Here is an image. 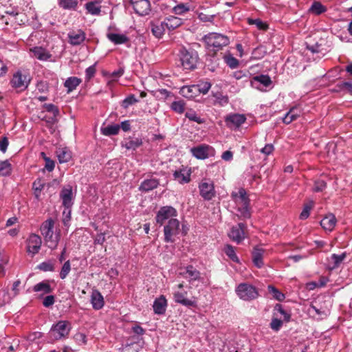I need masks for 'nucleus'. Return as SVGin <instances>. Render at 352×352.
Returning a JSON list of instances; mask_svg holds the SVG:
<instances>
[{
	"label": "nucleus",
	"instance_id": "f257e3e1",
	"mask_svg": "<svg viewBox=\"0 0 352 352\" xmlns=\"http://www.w3.org/2000/svg\"><path fill=\"white\" fill-rule=\"evenodd\" d=\"M54 221L50 218L41 224L40 228L41 234L43 236L48 248L52 250L56 248L60 240V232L54 234Z\"/></svg>",
	"mask_w": 352,
	"mask_h": 352
},
{
	"label": "nucleus",
	"instance_id": "f03ea898",
	"mask_svg": "<svg viewBox=\"0 0 352 352\" xmlns=\"http://www.w3.org/2000/svg\"><path fill=\"white\" fill-rule=\"evenodd\" d=\"M231 197L240 214L245 218H249L250 217L249 211L250 199L246 190L241 188L237 192H232Z\"/></svg>",
	"mask_w": 352,
	"mask_h": 352
},
{
	"label": "nucleus",
	"instance_id": "7ed1b4c3",
	"mask_svg": "<svg viewBox=\"0 0 352 352\" xmlns=\"http://www.w3.org/2000/svg\"><path fill=\"white\" fill-rule=\"evenodd\" d=\"M72 329V324L67 320H59L54 324L50 331L49 337L52 340H59L67 338Z\"/></svg>",
	"mask_w": 352,
	"mask_h": 352
},
{
	"label": "nucleus",
	"instance_id": "20e7f679",
	"mask_svg": "<svg viewBox=\"0 0 352 352\" xmlns=\"http://www.w3.org/2000/svg\"><path fill=\"white\" fill-rule=\"evenodd\" d=\"M204 41L208 47H212L214 51H219L230 43V38L227 36L217 32L205 35Z\"/></svg>",
	"mask_w": 352,
	"mask_h": 352
},
{
	"label": "nucleus",
	"instance_id": "39448f33",
	"mask_svg": "<svg viewBox=\"0 0 352 352\" xmlns=\"http://www.w3.org/2000/svg\"><path fill=\"white\" fill-rule=\"evenodd\" d=\"M237 296L244 301H252L258 296V289L251 284L242 283L235 288Z\"/></svg>",
	"mask_w": 352,
	"mask_h": 352
},
{
	"label": "nucleus",
	"instance_id": "423d86ee",
	"mask_svg": "<svg viewBox=\"0 0 352 352\" xmlns=\"http://www.w3.org/2000/svg\"><path fill=\"white\" fill-rule=\"evenodd\" d=\"M179 56L184 69L193 70L196 68L199 60V56L196 51L182 48L179 52Z\"/></svg>",
	"mask_w": 352,
	"mask_h": 352
},
{
	"label": "nucleus",
	"instance_id": "0eeeda50",
	"mask_svg": "<svg viewBox=\"0 0 352 352\" xmlns=\"http://www.w3.org/2000/svg\"><path fill=\"white\" fill-rule=\"evenodd\" d=\"M190 151L192 155L198 160H205L215 154L213 147L205 144L194 146L190 148Z\"/></svg>",
	"mask_w": 352,
	"mask_h": 352
},
{
	"label": "nucleus",
	"instance_id": "6e6552de",
	"mask_svg": "<svg viewBox=\"0 0 352 352\" xmlns=\"http://www.w3.org/2000/svg\"><path fill=\"white\" fill-rule=\"evenodd\" d=\"M179 221L177 219H169L168 224L164 226V241L167 243L173 242L174 236L179 234Z\"/></svg>",
	"mask_w": 352,
	"mask_h": 352
},
{
	"label": "nucleus",
	"instance_id": "1a4fd4ad",
	"mask_svg": "<svg viewBox=\"0 0 352 352\" xmlns=\"http://www.w3.org/2000/svg\"><path fill=\"white\" fill-rule=\"evenodd\" d=\"M177 216V212L175 208L166 206L160 208L156 214V222L160 226L163 225L168 219H175Z\"/></svg>",
	"mask_w": 352,
	"mask_h": 352
},
{
	"label": "nucleus",
	"instance_id": "9d476101",
	"mask_svg": "<svg viewBox=\"0 0 352 352\" xmlns=\"http://www.w3.org/2000/svg\"><path fill=\"white\" fill-rule=\"evenodd\" d=\"M30 81V79L28 76L22 74L21 71H17L14 74L10 84L15 89L23 90L28 87Z\"/></svg>",
	"mask_w": 352,
	"mask_h": 352
},
{
	"label": "nucleus",
	"instance_id": "9b49d317",
	"mask_svg": "<svg viewBox=\"0 0 352 352\" xmlns=\"http://www.w3.org/2000/svg\"><path fill=\"white\" fill-rule=\"evenodd\" d=\"M200 195L206 200H211L215 195L214 184L212 181L203 180L199 185Z\"/></svg>",
	"mask_w": 352,
	"mask_h": 352
},
{
	"label": "nucleus",
	"instance_id": "f8f14e48",
	"mask_svg": "<svg viewBox=\"0 0 352 352\" xmlns=\"http://www.w3.org/2000/svg\"><path fill=\"white\" fill-rule=\"evenodd\" d=\"M131 3L135 12L140 16L148 15L151 10L148 0H131Z\"/></svg>",
	"mask_w": 352,
	"mask_h": 352
},
{
	"label": "nucleus",
	"instance_id": "ddd939ff",
	"mask_svg": "<svg viewBox=\"0 0 352 352\" xmlns=\"http://www.w3.org/2000/svg\"><path fill=\"white\" fill-rule=\"evenodd\" d=\"M41 244V238L38 234H30L27 240V252L32 256L35 255L39 252Z\"/></svg>",
	"mask_w": 352,
	"mask_h": 352
},
{
	"label": "nucleus",
	"instance_id": "4468645a",
	"mask_svg": "<svg viewBox=\"0 0 352 352\" xmlns=\"http://www.w3.org/2000/svg\"><path fill=\"white\" fill-rule=\"evenodd\" d=\"M272 83L270 77L267 75H258L251 80V86L258 90H263L265 88L270 87Z\"/></svg>",
	"mask_w": 352,
	"mask_h": 352
},
{
	"label": "nucleus",
	"instance_id": "2eb2a0df",
	"mask_svg": "<svg viewBox=\"0 0 352 352\" xmlns=\"http://www.w3.org/2000/svg\"><path fill=\"white\" fill-rule=\"evenodd\" d=\"M60 197L62 200L63 206L67 209L71 208L74 204L72 187L69 185L64 186L60 193Z\"/></svg>",
	"mask_w": 352,
	"mask_h": 352
},
{
	"label": "nucleus",
	"instance_id": "dca6fc26",
	"mask_svg": "<svg viewBox=\"0 0 352 352\" xmlns=\"http://www.w3.org/2000/svg\"><path fill=\"white\" fill-rule=\"evenodd\" d=\"M246 120V118L243 114L233 113L227 116L225 118L226 125L229 128H238Z\"/></svg>",
	"mask_w": 352,
	"mask_h": 352
},
{
	"label": "nucleus",
	"instance_id": "f3484780",
	"mask_svg": "<svg viewBox=\"0 0 352 352\" xmlns=\"http://www.w3.org/2000/svg\"><path fill=\"white\" fill-rule=\"evenodd\" d=\"M245 226L243 223H239L234 226H233L228 235L229 237L233 241L239 243L241 242L245 238V232H244Z\"/></svg>",
	"mask_w": 352,
	"mask_h": 352
},
{
	"label": "nucleus",
	"instance_id": "a211bd4d",
	"mask_svg": "<svg viewBox=\"0 0 352 352\" xmlns=\"http://www.w3.org/2000/svg\"><path fill=\"white\" fill-rule=\"evenodd\" d=\"M69 43L72 45H79L86 38V34L80 29L72 30L68 33Z\"/></svg>",
	"mask_w": 352,
	"mask_h": 352
},
{
	"label": "nucleus",
	"instance_id": "6ab92c4d",
	"mask_svg": "<svg viewBox=\"0 0 352 352\" xmlns=\"http://www.w3.org/2000/svg\"><path fill=\"white\" fill-rule=\"evenodd\" d=\"M167 307V300L164 296L161 295L157 298L153 305L154 313L158 315H162L165 313Z\"/></svg>",
	"mask_w": 352,
	"mask_h": 352
},
{
	"label": "nucleus",
	"instance_id": "aec40b11",
	"mask_svg": "<svg viewBox=\"0 0 352 352\" xmlns=\"http://www.w3.org/2000/svg\"><path fill=\"white\" fill-rule=\"evenodd\" d=\"M91 303L93 308L96 310H99L104 307V298L98 290L94 289L92 291L91 295Z\"/></svg>",
	"mask_w": 352,
	"mask_h": 352
},
{
	"label": "nucleus",
	"instance_id": "412c9836",
	"mask_svg": "<svg viewBox=\"0 0 352 352\" xmlns=\"http://www.w3.org/2000/svg\"><path fill=\"white\" fill-rule=\"evenodd\" d=\"M142 144V140L140 138L129 137L125 138L122 142V146L127 150L135 151Z\"/></svg>",
	"mask_w": 352,
	"mask_h": 352
},
{
	"label": "nucleus",
	"instance_id": "4be33fe9",
	"mask_svg": "<svg viewBox=\"0 0 352 352\" xmlns=\"http://www.w3.org/2000/svg\"><path fill=\"white\" fill-rule=\"evenodd\" d=\"M150 25L153 34L157 38H161L164 34L166 30L164 21H151Z\"/></svg>",
	"mask_w": 352,
	"mask_h": 352
},
{
	"label": "nucleus",
	"instance_id": "5701e85b",
	"mask_svg": "<svg viewBox=\"0 0 352 352\" xmlns=\"http://www.w3.org/2000/svg\"><path fill=\"white\" fill-rule=\"evenodd\" d=\"M197 85H185L181 87L179 94L186 98H193L199 95Z\"/></svg>",
	"mask_w": 352,
	"mask_h": 352
},
{
	"label": "nucleus",
	"instance_id": "b1692460",
	"mask_svg": "<svg viewBox=\"0 0 352 352\" xmlns=\"http://www.w3.org/2000/svg\"><path fill=\"white\" fill-rule=\"evenodd\" d=\"M265 252V251L263 248L256 247L252 252V261L254 265L258 268H261L263 266V258Z\"/></svg>",
	"mask_w": 352,
	"mask_h": 352
},
{
	"label": "nucleus",
	"instance_id": "393cba45",
	"mask_svg": "<svg viewBox=\"0 0 352 352\" xmlns=\"http://www.w3.org/2000/svg\"><path fill=\"white\" fill-rule=\"evenodd\" d=\"M160 182L157 179L150 178L144 179L139 186V190L142 192H148L157 188Z\"/></svg>",
	"mask_w": 352,
	"mask_h": 352
},
{
	"label": "nucleus",
	"instance_id": "a878e982",
	"mask_svg": "<svg viewBox=\"0 0 352 352\" xmlns=\"http://www.w3.org/2000/svg\"><path fill=\"white\" fill-rule=\"evenodd\" d=\"M336 224V218L334 214H329L325 216L321 221V226L326 230L331 231Z\"/></svg>",
	"mask_w": 352,
	"mask_h": 352
},
{
	"label": "nucleus",
	"instance_id": "bb28decb",
	"mask_svg": "<svg viewBox=\"0 0 352 352\" xmlns=\"http://www.w3.org/2000/svg\"><path fill=\"white\" fill-rule=\"evenodd\" d=\"M85 8L88 14H90L94 16H98L100 14L101 6L100 5V1H88L85 3Z\"/></svg>",
	"mask_w": 352,
	"mask_h": 352
},
{
	"label": "nucleus",
	"instance_id": "cd10ccee",
	"mask_svg": "<svg viewBox=\"0 0 352 352\" xmlns=\"http://www.w3.org/2000/svg\"><path fill=\"white\" fill-rule=\"evenodd\" d=\"M107 37L115 45L124 44L129 40L128 36L123 34L108 33Z\"/></svg>",
	"mask_w": 352,
	"mask_h": 352
},
{
	"label": "nucleus",
	"instance_id": "c85d7f7f",
	"mask_svg": "<svg viewBox=\"0 0 352 352\" xmlns=\"http://www.w3.org/2000/svg\"><path fill=\"white\" fill-rule=\"evenodd\" d=\"M184 278H187L190 283L198 280L200 278V272L193 266L189 265L186 267V272L183 273Z\"/></svg>",
	"mask_w": 352,
	"mask_h": 352
},
{
	"label": "nucleus",
	"instance_id": "c756f323",
	"mask_svg": "<svg viewBox=\"0 0 352 352\" xmlns=\"http://www.w3.org/2000/svg\"><path fill=\"white\" fill-rule=\"evenodd\" d=\"M173 177L179 183L186 184L190 180V173L184 169L177 170L174 172Z\"/></svg>",
	"mask_w": 352,
	"mask_h": 352
},
{
	"label": "nucleus",
	"instance_id": "7c9ffc66",
	"mask_svg": "<svg viewBox=\"0 0 352 352\" xmlns=\"http://www.w3.org/2000/svg\"><path fill=\"white\" fill-rule=\"evenodd\" d=\"M187 294L186 292H175L174 293V300L176 302L182 304L183 305L190 307L193 306L195 302L192 301L191 300H189L186 298V296Z\"/></svg>",
	"mask_w": 352,
	"mask_h": 352
},
{
	"label": "nucleus",
	"instance_id": "2f4dec72",
	"mask_svg": "<svg viewBox=\"0 0 352 352\" xmlns=\"http://www.w3.org/2000/svg\"><path fill=\"white\" fill-rule=\"evenodd\" d=\"M164 22L165 26L166 27V29L168 30H173L179 27L182 24V19L174 16L167 17L164 20Z\"/></svg>",
	"mask_w": 352,
	"mask_h": 352
},
{
	"label": "nucleus",
	"instance_id": "473e14b6",
	"mask_svg": "<svg viewBox=\"0 0 352 352\" xmlns=\"http://www.w3.org/2000/svg\"><path fill=\"white\" fill-rule=\"evenodd\" d=\"M300 110L297 107H292L283 118V122L289 124L300 116Z\"/></svg>",
	"mask_w": 352,
	"mask_h": 352
},
{
	"label": "nucleus",
	"instance_id": "72a5a7b5",
	"mask_svg": "<svg viewBox=\"0 0 352 352\" xmlns=\"http://www.w3.org/2000/svg\"><path fill=\"white\" fill-rule=\"evenodd\" d=\"M81 82H82L81 79L78 77H75V76L69 77L65 81L64 86L67 88V93H70L72 91H74V89H76V87L80 84Z\"/></svg>",
	"mask_w": 352,
	"mask_h": 352
},
{
	"label": "nucleus",
	"instance_id": "f704fd0d",
	"mask_svg": "<svg viewBox=\"0 0 352 352\" xmlns=\"http://www.w3.org/2000/svg\"><path fill=\"white\" fill-rule=\"evenodd\" d=\"M34 292H41L42 294H47L52 292V288L48 281H42L36 284L33 287Z\"/></svg>",
	"mask_w": 352,
	"mask_h": 352
},
{
	"label": "nucleus",
	"instance_id": "c9c22d12",
	"mask_svg": "<svg viewBox=\"0 0 352 352\" xmlns=\"http://www.w3.org/2000/svg\"><path fill=\"white\" fill-rule=\"evenodd\" d=\"M120 129V124H109L101 128V133L104 135L110 136L117 135Z\"/></svg>",
	"mask_w": 352,
	"mask_h": 352
},
{
	"label": "nucleus",
	"instance_id": "e433bc0d",
	"mask_svg": "<svg viewBox=\"0 0 352 352\" xmlns=\"http://www.w3.org/2000/svg\"><path fill=\"white\" fill-rule=\"evenodd\" d=\"M56 153L60 163L67 162L72 157L70 151L66 148L58 149Z\"/></svg>",
	"mask_w": 352,
	"mask_h": 352
},
{
	"label": "nucleus",
	"instance_id": "4c0bfd02",
	"mask_svg": "<svg viewBox=\"0 0 352 352\" xmlns=\"http://www.w3.org/2000/svg\"><path fill=\"white\" fill-rule=\"evenodd\" d=\"M346 256V254L345 252L341 254H333L331 256V261L332 262V265L331 266V269H336L339 267V265L342 263V262L345 259Z\"/></svg>",
	"mask_w": 352,
	"mask_h": 352
},
{
	"label": "nucleus",
	"instance_id": "58836bf2",
	"mask_svg": "<svg viewBox=\"0 0 352 352\" xmlns=\"http://www.w3.org/2000/svg\"><path fill=\"white\" fill-rule=\"evenodd\" d=\"M185 116L189 120L198 124H203L205 122L204 119L201 118L194 110L192 109L187 111L185 113Z\"/></svg>",
	"mask_w": 352,
	"mask_h": 352
},
{
	"label": "nucleus",
	"instance_id": "ea45409f",
	"mask_svg": "<svg viewBox=\"0 0 352 352\" xmlns=\"http://www.w3.org/2000/svg\"><path fill=\"white\" fill-rule=\"evenodd\" d=\"M34 56L38 60H47L50 58V55L45 52V50L41 47H35L32 50Z\"/></svg>",
	"mask_w": 352,
	"mask_h": 352
},
{
	"label": "nucleus",
	"instance_id": "a19ab883",
	"mask_svg": "<svg viewBox=\"0 0 352 352\" xmlns=\"http://www.w3.org/2000/svg\"><path fill=\"white\" fill-rule=\"evenodd\" d=\"M12 166L8 160L0 161V175L8 176L11 174Z\"/></svg>",
	"mask_w": 352,
	"mask_h": 352
},
{
	"label": "nucleus",
	"instance_id": "79ce46f5",
	"mask_svg": "<svg viewBox=\"0 0 352 352\" xmlns=\"http://www.w3.org/2000/svg\"><path fill=\"white\" fill-rule=\"evenodd\" d=\"M267 290L270 294L272 295L273 298L278 301H283L285 296L283 293L280 292L277 288L273 285H268Z\"/></svg>",
	"mask_w": 352,
	"mask_h": 352
},
{
	"label": "nucleus",
	"instance_id": "37998d69",
	"mask_svg": "<svg viewBox=\"0 0 352 352\" xmlns=\"http://www.w3.org/2000/svg\"><path fill=\"white\" fill-rule=\"evenodd\" d=\"M309 11L316 15H319L326 11V8L320 2L314 1L311 6Z\"/></svg>",
	"mask_w": 352,
	"mask_h": 352
},
{
	"label": "nucleus",
	"instance_id": "c03bdc74",
	"mask_svg": "<svg viewBox=\"0 0 352 352\" xmlns=\"http://www.w3.org/2000/svg\"><path fill=\"white\" fill-rule=\"evenodd\" d=\"M59 5L65 10H76L78 0H59Z\"/></svg>",
	"mask_w": 352,
	"mask_h": 352
},
{
	"label": "nucleus",
	"instance_id": "a18cd8bd",
	"mask_svg": "<svg viewBox=\"0 0 352 352\" xmlns=\"http://www.w3.org/2000/svg\"><path fill=\"white\" fill-rule=\"evenodd\" d=\"M44 183L41 179H38L36 181L34 182L32 188L34 190V193L37 199H39V197L41 195V192L44 188Z\"/></svg>",
	"mask_w": 352,
	"mask_h": 352
},
{
	"label": "nucleus",
	"instance_id": "49530a36",
	"mask_svg": "<svg viewBox=\"0 0 352 352\" xmlns=\"http://www.w3.org/2000/svg\"><path fill=\"white\" fill-rule=\"evenodd\" d=\"M226 255L234 262L239 263V259L235 253L234 248L230 245H226L224 248Z\"/></svg>",
	"mask_w": 352,
	"mask_h": 352
},
{
	"label": "nucleus",
	"instance_id": "de8ad7c7",
	"mask_svg": "<svg viewBox=\"0 0 352 352\" xmlns=\"http://www.w3.org/2000/svg\"><path fill=\"white\" fill-rule=\"evenodd\" d=\"M170 109L178 113H184L185 110V102L183 100H177L172 102Z\"/></svg>",
	"mask_w": 352,
	"mask_h": 352
},
{
	"label": "nucleus",
	"instance_id": "09e8293b",
	"mask_svg": "<svg viewBox=\"0 0 352 352\" xmlns=\"http://www.w3.org/2000/svg\"><path fill=\"white\" fill-rule=\"evenodd\" d=\"M248 23L250 25H255L261 30H265L268 28L267 25L259 19H254L249 18L248 19Z\"/></svg>",
	"mask_w": 352,
	"mask_h": 352
},
{
	"label": "nucleus",
	"instance_id": "8fccbe9b",
	"mask_svg": "<svg viewBox=\"0 0 352 352\" xmlns=\"http://www.w3.org/2000/svg\"><path fill=\"white\" fill-rule=\"evenodd\" d=\"M189 10H190L189 6H188L187 4H185V3H179L177 6H175L173 8V12L175 14H179V15L185 14L187 12H188Z\"/></svg>",
	"mask_w": 352,
	"mask_h": 352
},
{
	"label": "nucleus",
	"instance_id": "3c124183",
	"mask_svg": "<svg viewBox=\"0 0 352 352\" xmlns=\"http://www.w3.org/2000/svg\"><path fill=\"white\" fill-rule=\"evenodd\" d=\"M226 63L231 68L235 69L238 67L239 60L231 54H228L224 57Z\"/></svg>",
	"mask_w": 352,
	"mask_h": 352
},
{
	"label": "nucleus",
	"instance_id": "603ef678",
	"mask_svg": "<svg viewBox=\"0 0 352 352\" xmlns=\"http://www.w3.org/2000/svg\"><path fill=\"white\" fill-rule=\"evenodd\" d=\"M71 271V264L70 261L68 260L65 261L63 264V265L61 267L60 272V278L61 279H65L69 273Z\"/></svg>",
	"mask_w": 352,
	"mask_h": 352
},
{
	"label": "nucleus",
	"instance_id": "864d4df0",
	"mask_svg": "<svg viewBox=\"0 0 352 352\" xmlns=\"http://www.w3.org/2000/svg\"><path fill=\"white\" fill-rule=\"evenodd\" d=\"M138 102L137 98L134 95L131 94L127 96L122 102V107L124 109H127L129 106L136 103Z\"/></svg>",
	"mask_w": 352,
	"mask_h": 352
},
{
	"label": "nucleus",
	"instance_id": "5fc2aeb1",
	"mask_svg": "<svg viewBox=\"0 0 352 352\" xmlns=\"http://www.w3.org/2000/svg\"><path fill=\"white\" fill-rule=\"evenodd\" d=\"M283 325V321L277 318L273 317L270 322V328L275 331H278Z\"/></svg>",
	"mask_w": 352,
	"mask_h": 352
},
{
	"label": "nucleus",
	"instance_id": "6e6d98bb",
	"mask_svg": "<svg viewBox=\"0 0 352 352\" xmlns=\"http://www.w3.org/2000/svg\"><path fill=\"white\" fill-rule=\"evenodd\" d=\"M197 87H198L197 88L199 89V94H206L210 90L211 87V84L209 82H203L200 84L197 85Z\"/></svg>",
	"mask_w": 352,
	"mask_h": 352
},
{
	"label": "nucleus",
	"instance_id": "4d7b16f0",
	"mask_svg": "<svg viewBox=\"0 0 352 352\" xmlns=\"http://www.w3.org/2000/svg\"><path fill=\"white\" fill-rule=\"evenodd\" d=\"M274 311H277L278 312L279 314H280L282 316H283L284 317V320L286 321V322H288L290 320V314L287 313L283 308L282 305H280V304H276V306L274 307Z\"/></svg>",
	"mask_w": 352,
	"mask_h": 352
},
{
	"label": "nucleus",
	"instance_id": "13d9d810",
	"mask_svg": "<svg viewBox=\"0 0 352 352\" xmlns=\"http://www.w3.org/2000/svg\"><path fill=\"white\" fill-rule=\"evenodd\" d=\"M38 267L43 272H53L54 270V265L50 262H43L38 265Z\"/></svg>",
	"mask_w": 352,
	"mask_h": 352
},
{
	"label": "nucleus",
	"instance_id": "bf43d9fd",
	"mask_svg": "<svg viewBox=\"0 0 352 352\" xmlns=\"http://www.w3.org/2000/svg\"><path fill=\"white\" fill-rule=\"evenodd\" d=\"M74 339L80 345L85 344L87 343V336L83 333H76L74 336Z\"/></svg>",
	"mask_w": 352,
	"mask_h": 352
},
{
	"label": "nucleus",
	"instance_id": "052dcab7",
	"mask_svg": "<svg viewBox=\"0 0 352 352\" xmlns=\"http://www.w3.org/2000/svg\"><path fill=\"white\" fill-rule=\"evenodd\" d=\"M96 64H94L89 67H87L85 70V78L87 80H90L93 78L96 74Z\"/></svg>",
	"mask_w": 352,
	"mask_h": 352
},
{
	"label": "nucleus",
	"instance_id": "680f3d73",
	"mask_svg": "<svg viewBox=\"0 0 352 352\" xmlns=\"http://www.w3.org/2000/svg\"><path fill=\"white\" fill-rule=\"evenodd\" d=\"M63 223L64 226H68L71 219V208L67 209L65 208V210L63 212Z\"/></svg>",
	"mask_w": 352,
	"mask_h": 352
},
{
	"label": "nucleus",
	"instance_id": "e2e57ef3",
	"mask_svg": "<svg viewBox=\"0 0 352 352\" xmlns=\"http://www.w3.org/2000/svg\"><path fill=\"white\" fill-rule=\"evenodd\" d=\"M326 183L323 180L316 181L313 187L315 192H321L326 188Z\"/></svg>",
	"mask_w": 352,
	"mask_h": 352
},
{
	"label": "nucleus",
	"instance_id": "0e129e2a",
	"mask_svg": "<svg viewBox=\"0 0 352 352\" xmlns=\"http://www.w3.org/2000/svg\"><path fill=\"white\" fill-rule=\"evenodd\" d=\"M311 209V205L305 206L302 211L300 214V219L302 220H305V219H307L309 216Z\"/></svg>",
	"mask_w": 352,
	"mask_h": 352
},
{
	"label": "nucleus",
	"instance_id": "69168bd1",
	"mask_svg": "<svg viewBox=\"0 0 352 352\" xmlns=\"http://www.w3.org/2000/svg\"><path fill=\"white\" fill-rule=\"evenodd\" d=\"M55 302V298L53 295L46 296L43 301V305L45 307H49L54 305Z\"/></svg>",
	"mask_w": 352,
	"mask_h": 352
},
{
	"label": "nucleus",
	"instance_id": "338daca9",
	"mask_svg": "<svg viewBox=\"0 0 352 352\" xmlns=\"http://www.w3.org/2000/svg\"><path fill=\"white\" fill-rule=\"evenodd\" d=\"M9 144L8 140L6 137H3L0 141V151L3 153H6Z\"/></svg>",
	"mask_w": 352,
	"mask_h": 352
},
{
	"label": "nucleus",
	"instance_id": "774afa93",
	"mask_svg": "<svg viewBox=\"0 0 352 352\" xmlns=\"http://www.w3.org/2000/svg\"><path fill=\"white\" fill-rule=\"evenodd\" d=\"M45 168H46V170H47L49 172L52 171L55 166L54 162L53 160H51L48 157H45Z\"/></svg>",
	"mask_w": 352,
	"mask_h": 352
}]
</instances>
